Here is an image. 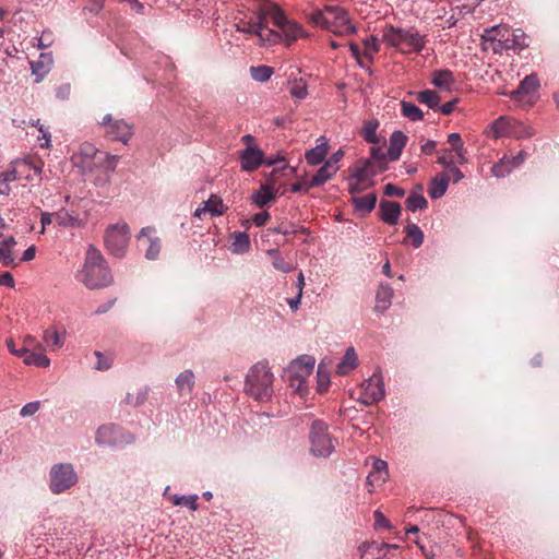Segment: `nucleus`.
<instances>
[{"mask_svg":"<svg viewBox=\"0 0 559 559\" xmlns=\"http://www.w3.org/2000/svg\"><path fill=\"white\" fill-rule=\"evenodd\" d=\"M405 204H406V207L412 211V212H415L417 210H423L425 207H427V200L424 198L423 194L420 193H416V192H412L406 201H405Z\"/></svg>","mask_w":559,"mask_h":559,"instance_id":"nucleus-45","label":"nucleus"},{"mask_svg":"<svg viewBox=\"0 0 559 559\" xmlns=\"http://www.w3.org/2000/svg\"><path fill=\"white\" fill-rule=\"evenodd\" d=\"M97 357L96 369L108 370L112 366V358L104 356L100 352H95Z\"/></svg>","mask_w":559,"mask_h":559,"instance_id":"nucleus-55","label":"nucleus"},{"mask_svg":"<svg viewBox=\"0 0 559 559\" xmlns=\"http://www.w3.org/2000/svg\"><path fill=\"white\" fill-rule=\"evenodd\" d=\"M384 194L388 197L403 198L405 195V191L393 183H388L384 187Z\"/></svg>","mask_w":559,"mask_h":559,"instance_id":"nucleus-57","label":"nucleus"},{"mask_svg":"<svg viewBox=\"0 0 559 559\" xmlns=\"http://www.w3.org/2000/svg\"><path fill=\"white\" fill-rule=\"evenodd\" d=\"M310 23L313 25L320 26L323 29H326L328 32H331L332 34H336L337 31L328 25L326 17H325V11H316L310 14L309 16Z\"/></svg>","mask_w":559,"mask_h":559,"instance_id":"nucleus-48","label":"nucleus"},{"mask_svg":"<svg viewBox=\"0 0 559 559\" xmlns=\"http://www.w3.org/2000/svg\"><path fill=\"white\" fill-rule=\"evenodd\" d=\"M32 166L26 160H16L12 165V169L7 170L0 175V178L4 181V183H9L11 181L20 180L21 173L27 169H31Z\"/></svg>","mask_w":559,"mask_h":559,"instance_id":"nucleus-27","label":"nucleus"},{"mask_svg":"<svg viewBox=\"0 0 559 559\" xmlns=\"http://www.w3.org/2000/svg\"><path fill=\"white\" fill-rule=\"evenodd\" d=\"M527 157V153L525 151L519 152L515 156H508L509 164L512 168L519 167L524 163Z\"/></svg>","mask_w":559,"mask_h":559,"instance_id":"nucleus-59","label":"nucleus"},{"mask_svg":"<svg viewBox=\"0 0 559 559\" xmlns=\"http://www.w3.org/2000/svg\"><path fill=\"white\" fill-rule=\"evenodd\" d=\"M324 11L328 25L337 31L335 35H343L342 27H346V31L356 32L354 26L349 24L347 13L342 8L326 7Z\"/></svg>","mask_w":559,"mask_h":559,"instance_id":"nucleus-12","label":"nucleus"},{"mask_svg":"<svg viewBox=\"0 0 559 559\" xmlns=\"http://www.w3.org/2000/svg\"><path fill=\"white\" fill-rule=\"evenodd\" d=\"M401 107L403 116L411 119L412 121L421 120L424 117L423 111L413 103L403 100L401 103Z\"/></svg>","mask_w":559,"mask_h":559,"instance_id":"nucleus-47","label":"nucleus"},{"mask_svg":"<svg viewBox=\"0 0 559 559\" xmlns=\"http://www.w3.org/2000/svg\"><path fill=\"white\" fill-rule=\"evenodd\" d=\"M250 250V238L247 233L236 231L233 234L231 251L234 253H245Z\"/></svg>","mask_w":559,"mask_h":559,"instance_id":"nucleus-34","label":"nucleus"},{"mask_svg":"<svg viewBox=\"0 0 559 559\" xmlns=\"http://www.w3.org/2000/svg\"><path fill=\"white\" fill-rule=\"evenodd\" d=\"M129 241L130 228L124 222L111 224L105 230V248L110 254L117 258L124 257Z\"/></svg>","mask_w":559,"mask_h":559,"instance_id":"nucleus-4","label":"nucleus"},{"mask_svg":"<svg viewBox=\"0 0 559 559\" xmlns=\"http://www.w3.org/2000/svg\"><path fill=\"white\" fill-rule=\"evenodd\" d=\"M386 468H388V464L385 461L383 460H376L374 463H373V472H371L368 477H367V480L370 485H372V483L374 480L377 481H384L386 479V476H388V472H386Z\"/></svg>","mask_w":559,"mask_h":559,"instance_id":"nucleus-38","label":"nucleus"},{"mask_svg":"<svg viewBox=\"0 0 559 559\" xmlns=\"http://www.w3.org/2000/svg\"><path fill=\"white\" fill-rule=\"evenodd\" d=\"M80 281L88 289H99L110 286L114 277L102 252L90 246L86 251L85 262L80 272Z\"/></svg>","mask_w":559,"mask_h":559,"instance_id":"nucleus-1","label":"nucleus"},{"mask_svg":"<svg viewBox=\"0 0 559 559\" xmlns=\"http://www.w3.org/2000/svg\"><path fill=\"white\" fill-rule=\"evenodd\" d=\"M383 39L402 53L418 51L424 47V37H383Z\"/></svg>","mask_w":559,"mask_h":559,"instance_id":"nucleus-14","label":"nucleus"},{"mask_svg":"<svg viewBox=\"0 0 559 559\" xmlns=\"http://www.w3.org/2000/svg\"><path fill=\"white\" fill-rule=\"evenodd\" d=\"M369 160L359 162L352 168V179L358 180L360 182L368 181L373 176V173L369 170Z\"/></svg>","mask_w":559,"mask_h":559,"instance_id":"nucleus-36","label":"nucleus"},{"mask_svg":"<svg viewBox=\"0 0 559 559\" xmlns=\"http://www.w3.org/2000/svg\"><path fill=\"white\" fill-rule=\"evenodd\" d=\"M273 68L269 66H258L250 68L251 78L257 82H266L273 74Z\"/></svg>","mask_w":559,"mask_h":559,"instance_id":"nucleus-44","label":"nucleus"},{"mask_svg":"<svg viewBox=\"0 0 559 559\" xmlns=\"http://www.w3.org/2000/svg\"><path fill=\"white\" fill-rule=\"evenodd\" d=\"M289 94L296 99H305L308 96L307 83L302 80H294L289 82Z\"/></svg>","mask_w":559,"mask_h":559,"instance_id":"nucleus-43","label":"nucleus"},{"mask_svg":"<svg viewBox=\"0 0 559 559\" xmlns=\"http://www.w3.org/2000/svg\"><path fill=\"white\" fill-rule=\"evenodd\" d=\"M357 366V355L353 347L347 348L343 359L336 366V372L340 376L347 374Z\"/></svg>","mask_w":559,"mask_h":559,"instance_id":"nucleus-29","label":"nucleus"},{"mask_svg":"<svg viewBox=\"0 0 559 559\" xmlns=\"http://www.w3.org/2000/svg\"><path fill=\"white\" fill-rule=\"evenodd\" d=\"M197 500H198V496H195V495L194 496H177V495H175L174 497H171V501H173L174 506H187L192 511H195L198 509Z\"/></svg>","mask_w":559,"mask_h":559,"instance_id":"nucleus-51","label":"nucleus"},{"mask_svg":"<svg viewBox=\"0 0 559 559\" xmlns=\"http://www.w3.org/2000/svg\"><path fill=\"white\" fill-rule=\"evenodd\" d=\"M333 168L332 164H328L326 162L324 165L316 173V175L311 178L310 181H308L307 188H313L319 187L323 183H325L329 179L332 178V176L336 173Z\"/></svg>","mask_w":559,"mask_h":559,"instance_id":"nucleus-25","label":"nucleus"},{"mask_svg":"<svg viewBox=\"0 0 559 559\" xmlns=\"http://www.w3.org/2000/svg\"><path fill=\"white\" fill-rule=\"evenodd\" d=\"M227 206L224 204L221 197L216 194H212L207 201L202 203V206H199L194 216L198 218H202L205 214H210L211 216H221L227 211Z\"/></svg>","mask_w":559,"mask_h":559,"instance_id":"nucleus-15","label":"nucleus"},{"mask_svg":"<svg viewBox=\"0 0 559 559\" xmlns=\"http://www.w3.org/2000/svg\"><path fill=\"white\" fill-rule=\"evenodd\" d=\"M131 440V435L127 433L121 427L115 424L102 425L95 436V441L99 445L118 447Z\"/></svg>","mask_w":559,"mask_h":559,"instance_id":"nucleus-9","label":"nucleus"},{"mask_svg":"<svg viewBox=\"0 0 559 559\" xmlns=\"http://www.w3.org/2000/svg\"><path fill=\"white\" fill-rule=\"evenodd\" d=\"M450 181L449 175H437L432 180L429 188V195L431 199H439L441 198L447 189Z\"/></svg>","mask_w":559,"mask_h":559,"instance_id":"nucleus-24","label":"nucleus"},{"mask_svg":"<svg viewBox=\"0 0 559 559\" xmlns=\"http://www.w3.org/2000/svg\"><path fill=\"white\" fill-rule=\"evenodd\" d=\"M518 126H520V121L508 116H500L491 123L489 132L495 139L510 136L516 134ZM518 134L520 133L518 132Z\"/></svg>","mask_w":559,"mask_h":559,"instance_id":"nucleus-13","label":"nucleus"},{"mask_svg":"<svg viewBox=\"0 0 559 559\" xmlns=\"http://www.w3.org/2000/svg\"><path fill=\"white\" fill-rule=\"evenodd\" d=\"M98 152L92 143H83L80 146L79 154L74 157L75 164L84 169V171H92V162L95 160V154Z\"/></svg>","mask_w":559,"mask_h":559,"instance_id":"nucleus-19","label":"nucleus"},{"mask_svg":"<svg viewBox=\"0 0 559 559\" xmlns=\"http://www.w3.org/2000/svg\"><path fill=\"white\" fill-rule=\"evenodd\" d=\"M353 203L356 210L370 213L376 206L377 195L374 193H370L364 197H354Z\"/></svg>","mask_w":559,"mask_h":559,"instance_id":"nucleus-37","label":"nucleus"},{"mask_svg":"<svg viewBox=\"0 0 559 559\" xmlns=\"http://www.w3.org/2000/svg\"><path fill=\"white\" fill-rule=\"evenodd\" d=\"M406 140L407 136L401 131H395L392 133L390 138V146L388 150L390 159L396 160L400 158L402 150L406 144Z\"/></svg>","mask_w":559,"mask_h":559,"instance_id":"nucleus-22","label":"nucleus"},{"mask_svg":"<svg viewBox=\"0 0 559 559\" xmlns=\"http://www.w3.org/2000/svg\"><path fill=\"white\" fill-rule=\"evenodd\" d=\"M512 169L507 155L491 167L492 174L498 178L507 176Z\"/></svg>","mask_w":559,"mask_h":559,"instance_id":"nucleus-50","label":"nucleus"},{"mask_svg":"<svg viewBox=\"0 0 559 559\" xmlns=\"http://www.w3.org/2000/svg\"><path fill=\"white\" fill-rule=\"evenodd\" d=\"M26 365H35L37 367L47 368L50 365V359L44 354V349H28L25 354Z\"/></svg>","mask_w":559,"mask_h":559,"instance_id":"nucleus-32","label":"nucleus"},{"mask_svg":"<svg viewBox=\"0 0 559 559\" xmlns=\"http://www.w3.org/2000/svg\"><path fill=\"white\" fill-rule=\"evenodd\" d=\"M254 8L257 11V26L255 35H261V32L272 23L284 35H300L299 25L294 21L287 19L283 10L270 0H254Z\"/></svg>","mask_w":559,"mask_h":559,"instance_id":"nucleus-2","label":"nucleus"},{"mask_svg":"<svg viewBox=\"0 0 559 559\" xmlns=\"http://www.w3.org/2000/svg\"><path fill=\"white\" fill-rule=\"evenodd\" d=\"M269 253L275 255L272 261V264L276 270H280L285 273L292 271V266L275 250H271L269 251Z\"/></svg>","mask_w":559,"mask_h":559,"instance_id":"nucleus-52","label":"nucleus"},{"mask_svg":"<svg viewBox=\"0 0 559 559\" xmlns=\"http://www.w3.org/2000/svg\"><path fill=\"white\" fill-rule=\"evenodd\" d=\"M328 146L326 144H322L307 151L305 157L310 165H319L325 158Z\"/></svg>","mask_w":559,"mask_h":559,"instance_id":"nucleus-40","label":"nucleus"},{"mask_svg":"<svg viewBox=\"0 0 559 559\" xmlns=\"http://www.w3.org/2000/svg\"><path fill=\"white\" fill-rule=\"evenodd\" d=\"M195 383V377L192 370L186 369L176 378V385L180 394L191 393Z\"/></svg>","mask_w":559,"mask_h":559,"instance_id":"nucleus-23","label":"nucleus"},{"mask_svg":"<svg viewBox=\"0 0 559 559\" xmlns=\"http://www.w3.org/2000/svg\"><path fill=\"white\" fill-rule=\"evenodd\" d=\"M43 340L51 350H56L63 345V340L55 328L45 330Z\"/></svg>","mask_w":559,"mask_h":559,"instance_id":"nucleus-39","label":"nucleus"},{"mask_svg":"<svg viewBox=\"0 0 559 559\" xmlns=\"http://www.w3.org/2000/svg\"><path fill=\"white\" fill-rule=\"evenodd\" d=\"M520 133V134H511L510 136H513V138H530L534 134V131L531 127H526L524 126L522 122H520V126H518L516 128V133Z\"/></svg>","mask_w":559,"mask_h":559,"instance_id":"nucleus-62","label":"nucleus"},{"mask_svg":"<svg viewBox=\"0 0 559 559\" xmlns=\"http://www.w3.org/2000/svg\"><path fill=\"white\" fill-rule=\"evenodd\" d=\"M16 245L15 238L12 236L4 237L0 233V263L3 266L15 267L17 262L13 252V248Z\"/></svg>","mask_w":559,"mask_h":559,"instance_id":"nucleus-16","label":"nucleus"},{"mask_svg":"<svg viewBox=\"0 0 559 559\" xmlns=\"http://www.w3.org/2000/svg\"><path fill=\"white\" fill-rule=\"evenodd\" d=\"M328 386H329V378L326 374H323L321 372V367L319 366V370H318V391L320 393H323L328 390Z\"/></svg>","mask_w":559,"mask_h":559,"instance_id":"nucleus-63","label":"nucleus"},{"mask_svg":"<svg viewBox=\"0 0 559 559\" xmlns=\"http://www.w3.org/2000/svg\"><path fill=\"white\" fill-rule=\"evenodd\" d=\"M448 143L451 145V150L457 157V164H465L467 162L465 157L466 151L464 148V143L461 135L459 133L449 134Z\"/></svg>","mask_w":559,"mask_h":559,"instance_id":"nucleus-33","label":"nucleus"},{"mask_svg":"<svg viewBox=\"0 0 559 559\" xmlns=\"http://www.w3.org/2000/svg\"><path fill=\"white\" fill-rule=\"evenodd\" d=\"M539 87L538 78L535 74L525 76L518 88L512 91L510 96L518 105L525 109L532 107L537 100V91Z\"/></svg>","mask_w":559,"mask_h":559,"instance_id":"nucleus-7","label":"nucleus"},{"mask_svg":"<svg viewBox=\"0 0 559 559\" xmlns=\"http://www.w3.org/2000/svg\"><path fill=\"white\" fill-rule=\"evenodd\" d=\"M71 94V85L69 83H63L56 90V96L59 99L66 100L69 98Z\"/></svg>","mask_w":559,"mask_h":559,"instance_id":"nucleus-60","label":"nucleus"},{"mask_svg":"<svg viewBox=\"0 0 559 559\" xmlns=\"http://www.w3.org/2000/svg\"><path fill=\"white\" fill-rule=\"evenodd\" d=\"M78 481L76 474L71 464H57L50 471V489L53 493H61Z\"/></svg>","mask_w":559,"mask_h":559,"instance_id":"nucleus-8","label":"nucleus"},{"mask_svg":"<svg viewBox=\"0 0 559 559\" xmlns=\"http://www.w3.org/2000/svg\"><path fill=\"white\" fill-rule=\"evenodd\" d=\"M240 160L243 170L252 171L261 166L263 162V153L257 147H247L241 152Z\"/></svg>","mask_w":559,"mask_h":559,"instance_id":"nucleus-18","label":"nucleus"},{"mask_svg":"<svg viewBox=\"0 0 559 559\" xmlns=\"http://www.w3.org/2000/svg\"><path fill=\"white\" fill-rule=\"evenodd\" d=\"M40 407V403L39 402H31V403H27L25 404L22 408H21V412H20V415L22 417H28V416H32L34 415L36 412H38Z\"/></svg>","mask_w":559,"mask_h":559,"instance_id":"nucleus-56","label":"nucleus"},{"mask_svg":"<svg viewBox=\"0 0 559 559\" xmlns=\"http://www.w3.org/2000/svg\"><path fill=\"white\" fill-rule=\"evenodd\" d=\"M438 164L442 165L445 168H450L457 163V158L451 154L449 150L443 151V153L438 157Z\"/></svg>","mask_w":559,"mask_h":559,"instance_id":"nucleus-53","label":"nucleus"},{"mask_svg":"<svg viewBox=\"0 0 559 559\" xmlns=\"http://www.w3.org/2000/svg\"><path fill=\"white\" fill-rule=\"evenodd\" d=\"M442 175H449L450 180L454 183L459 182L464 177L463 173L455 166L447 168V171L442 173Z\"/></svg>","mask_w":559,"mask_h":559,"instance_id":"nucleus-61","label":"nucleus"},{"mask_svg":"<svg viewBox=\"0 0 559 559\" xmlns=\"http://www.w3.org/2000/svg\"><path fill=\"white\" fill-rule=\"evenodd\" d=\"M153 233L152 227H144L141 229L139 239L141 240L144 237H147V248L145 251V258L148 260H155L157 259L159 252H160V239L158 237H151L150 235Z\"/></svg>","mask_w":559,"mask_h":559,"instance_id":"nucleus-20","label":"nucleus"},{"mask_svg":"<svg viewBox=\"0 0 559 559\" xmlns=\"http://www.w3.org/2000/svg\"><path fill=\"white\" fill-rule=\"evenodd\" d=\"M277 191L274 190L273 186L263 185L260 190L253 193L252 201L260 207H263L269 202L276 198Z\"/></svg>","mask_w":559,"mask_h":559,"instance_id":"nucleus-28","label":"nucleus"},{"mask_svg":"<svg viewBox=\"0 0 559 559\" xmlns=\"http://www.w3.org/2000/svg\"><path fill=\"white\" fill-rule=\"evenodd\" d=\"M401 205L397 202L382 200L379 205L380 218L389 225H396L401 215Z\"/></svg>","mask_w":559,"mask_h":559,"instance_id":"nucleus-17","label":"nucleus"},{"mask_svg":"<svg viewBox=\"0 0 559 559\" xmlns=\"http://www.w3.org/2000/svg\"><path fill=\"white\" fill-rule=\"evenodd\" d=\"M362 393L360 402L364 405H371L384 397V385L380 377L373 374L361 384Z\"/></svg>","mask_w":559,"mask_h":559,"instance_id":"nucleus-11","label":"nucleus"},{"mask_svg":"<svg viewBox=\"0 0 559 559\" xmlns=\"http://www.w3.org/2000/svg\"><path fill=\"white\" fill-rule=\"evenodd\" d=\"M479 45L484 51L496 50L495 45H497V37H479Z\"/></svg>","mask_w":559,"mask_h":559,"instance_id":"nucleus-58","label":"nucleus"},{"mask_svg":"<svg viewBox=\"0 0 559 559\" xmlns=\"http://www.w3.org/2000/svg\"><path fill=\"white\" fill-rule=\"evenodd\" d=\"M309 439L311 452L317 456H329L334 450V442L328 432V426L321 420L312 423Z\"/></svg>","mask_w":559,"mask_h":559,"instance_id":"nucleus-6","label":"nucleus"},{"mask_svg":"<svg viewBox=\"0 0 559 559\" xmlns=\"http://www.w3.org/2000/svg\"><path fill=\"white\" fill-rule=\"evenodd\" d=\"M119 157L117 155H111L106 152H98L95 154V160L92 162V170L95 167H102L107 170H115Z\"/></svg>","mask_w":559,"mask_h":559,"instance_id":"nucleus-26","label":"nucleus"},{"mask_svg":"<svg viewBox=\"0 0 559 559\" xmlns=\"http://www.w3.org/2000/svg\"><path fill=\"white\" fill-rule=\"evenodd\" d=\"M146 400V391H139L135 395L128 393L126 403L132 406H139Z\"/></svg>","mask_w":559,"mask_h":559,"instance_id":"nucleus-54","label":"nucleus"},{"mask_svg":"<svg viewBox=\"0 0 559 559\" xmlns=\"http://www.w3.org/2000/svg\"><path fill=\"white\" fill-rule=\"evenodd\" d=\"M433 85L439 88L450 91L454 83L453 73L450 70H439L433 73Z\"/></svg>","mask_w":559,"mask_h":559,"instance_id":"nucleus-35","label":"nucleus"},{"mask_svg":"<svg viewBox=\"0 0 559 559\" xmlns=\"http://www.w3.org/2000/svg\"><path fill=\"white\" fill-rule=\"evenodd\" d=\"M379 127L378 120H368L364 123L362 130L360 132L361 136L368 142L377 144L379 143V139L377 136V129Z\"/></svg>","mask_w":559,"mask_h":559,"instance_id":"nucleus-41","label":"nucleus"},{"mask_svg":"<svg viewBox=\"0 0 559 559\" xmlns=\"http://www.w3.org/2000/svg\"><path fill=\"white\" fill-rule=\"evenodd\" d=\"M100 123L106 128L105 135L112 141L127 144L132 136L133 127L123 119H114L111 115H106Z\"/></svg>","mask_w":559,"mask_h":559,"instance_id":"nucleus-10","label":"nucleus"},{"mask_svg":"<svg viewBox=\"0 0 559 559\" xmlns=\"http://www.w3.org/2000/svg\"><path fill=\"white\" fill-rule=\"evenodd\" d=\"M274 376L267 361H258L247 374L245 391L260 402L269 401L273 395Z\"/></svg>","mask_w":559,"mask_h":559,"instance_id":"nucleus-3","label":"nucleus"},{"mask_svg":"<svg viewBox=\"0 0 559 559\" xmlns=\"http://www.w3.org/2000/svg\"><path fill=\"white\" fill-rule=\"evenodd\" d=\"M314 362V358L304 355L292 361L286 369L289 385L294 388L296 392L300 394L304 393V390L307 388V380L313 371Z\"/></svg>","mask_w":559,"mask_h":559,"instance_id":"nucleus-5","label":"nucleus"},{"mask_svg":"<svg viewBox=\"0 0 559 559\" xmlns=\"http://www.w3.org/2000/svg\"><path fill=\"white\" fill-rule=\"evenodd\" d=\"M393 289L389 285H380L376 295V309L379 311L386 310L391 305Z\"/></svg>","mask_w":559,"mask_h":559,"instance_id":"nucleus-31","label":"nucleus"},{"mask_svg":"<svg viewBox=\"0 0 559 559\" xmlns=\"http://www.w3.org/2000/svg\"><path fill=\"white\" fill-rule=\"evenodd\" d=\"M364 56L371 59L374 53L380 49L379 37H366L362 40Z\"/></svg>","mask_w":559,"mask_h":559,"instance_id":"nucleus-49","label":"nucleus"},{"mask_svg":"<svg viewBox=\"0 0 559 559\" xmlns=\"http://www.w3.org/2000/svg\"><path fill=\"white\" fill-rule=\"evenodd\" d=\"M407 238L412 240L415 248H419L424 242V233L416 224H408L405 227Z\"/></svg>","mask_w":559,"mask_h":559,"instance_id":"nucleus-46","label":"nucleus"},{"mask_svg":"<svg viewBox=\"0 0 559 559\" xmlns=\"http://www.w3.org/2000/svg\"><path fill=\"white\" fill-rule=\"evenodd\" d=\"M417 100L426 104L428 107L436 109L440 104V96L431 90H426L417 93Z\"/></svg>","mask_w":559,"mask_h":559,"instance_id":"nucleus-42","label":"nucleus"},{"mask_svg":"<svg viewBox=\"0 0 559 559\" xmlns=\"http://www.w3.org/2000/svg\"><path fill=\"white\" fill-rule=\"evenodd\" d=\"M374 525L376 527H391L389 520L380 511L374 512Z\"/></svg>","mask_w":559,"mask_h":559,"instance_id":"nucleus-64","label":"nucleus"},{"mask_svg":"<svg viewBox=\"0 0 559 559\" xmlns=\"http://www.w3.org/2000/svg\"><path fill=\"white\" fill-rule=\"evenodd\" d=\"M52 64V57L50 53H41L37 61H32V72L37 76L36 83H39L44 76L49 72Z\"/></svg>","mask_w":559,"mask_h":559,"instance_id":"nucleus-21","label":"nucleus"},{"mask_svg":"<svg viewBox=\"0 0 559 559\" xmlns=\"http://www.w3.org/2000/svg\"><path fill=\"white\" fill-rule=\"evenodd\" d=\"M55 223L63 227L78 228L83 226V222L79 218L78 215L66 210H61L55 213Z\"/></svg>","mask_w":559,"mask_h":559,"instance_id":"nucleus-30","label":"nucleus"}]
</instances>
